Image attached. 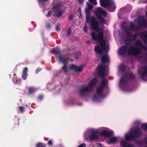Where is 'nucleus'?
<instances>
[{
	"instance_id": "1",
	"label": "nucleus",
	"mask_w": 147,
	"mask_h": 147,
	"mask_svg": "<svg viewBox=\"0 0 147 147\" xmlns=\"http://www.w3.org/2000/svg\"><path fill=\"white\" fill-rule=\"evenodd\" d=\"M87 21L90 22L91 29L94 30L96 32L95 33L92 31L91 33V36L92 40L95 41L100 42V46L103 49H105L106 42L103 39L104 33L103 30L100 29L99 26V22L94 16H92L88 18Z\"/></svg>"
},
{
	"instance_id": "2",
	"label": "nucleus",
	"mask_w": 147,
	"mask_h": 147,
	"mask_svg": "<svg viewBox=\"0 0 147 147\" xmlns=\"http://www.w3.org/2000/svg\"><path fill=\"white\" fill-rule=\"evenodd\" d=\"M141 52V48L136 46H131L128 45L122 46L118 50L119 54L121 55H129L137 56Z\"/></svg>"
},
{
	"instance_id": "3",
	"label": "nucleus",
	"mask_w": 147,
	"mask_h": 147,
	"mask_svg": "<svg viewBox=\"0 0 147 147\" xmlns=\"http://www.w3.org/2000/svg\"><path fill=\"white\" fill-rule=\"evenodd\" d=\"M134 78V76L132 73L124 75L120 80V86L122 89L125 88L128 85V81L133 80Z\"/></svg>"
},
{
	"instance_id": "4",
	"label": "nucleus",
	"mask_w": 147,
	"mask_h": 147,
	"mask_svg": "<svg viewBox=\"0 0 147 147\" xmlns=\"http://www.w3.org/2000/svg\"><path fill=\"white\" fill-rule=\"evenodd\" d=\"M142 135V134L140 128L137 127L131 130L129 134H126L125 135V140L127 141L133 140H134L135 138L139 137Z\"/></svg>"
},
{
	"instance_id": "5",
	"label": "nucleus",
	"mask_w": 147,
	"mask_h": 147,
	"mask_svg": "<svg viewBox=\"0 0 147 147\" xmlns=\"http://www.w3.org/2000/svg\"><path fill=\"white\" fill-rule=\"evenodd\" d=\"M101 6L103 7H107L109 11L112 12L115 11L116 7L114 5V2L111 0H100Z\"/></svg>"
},
{
	"instance_id": "6",
	"label": "nucleus",
	"mask_w": 147,
	"mask_h": 147,
	"mask_svg": "<svg viewBox=\"0 0 147 147\" xmlns=\"http://www.w3.org/2000/svg\"><path fill=\"white\" fill-rule=\"evenodd\" d=\"M95 15L97 19L100 21L101 23H105V19L102 16V15L104 17L107 16V14L106 12L100 7H98L96 10Z\"/></svg>"
},
{
	"instance_id": "7",
	"label": "nucleus",
	"mask_w": 147,
	"mask_h": 147,
	"mask_svg": "<svg viewBox=\"0 0 147 147\" xmlns=\"http://www.w3.org/2000/svg\"><path fill=\"white\" fill-rule=\"evenodd\" d=\"M59 60L61 63L63 64V66L62 67L64 72L66 73L68 72V70L67 67V61L69 60V58L66 57L65 55H59Z\"/></svg>"
},
{
	"instance_id": "8",
	"label": "nucleus",
	"mask_w": 147,
	"mask_h": 147,
	"mask_svg": "<svg viewBox=\"0 0 147 147\" xmlns=\"http://www.w3.org/2000/svg\"><path fill=\"white\" fill-rule=\"evenodd\" d=\"M108 86V81L106 79H103L99 86L97 88V93L99 96H102L103 90Z\"/></svg>"
},
{
	"instance_id": "9",
	"label": "nucleus",
	"mask_w": 147,
	"mask_h": 147,
	"mask_svg": "<svg viewBox=\"0 0 147 147\" xmlns=\"http://www.w3.org/2000/svg\"><path fill=\"white\" fill-rule=\"evenodd\" d=\"M88 139L90 141L98 140L99 139L97 129H92L90 131L88 136Z\"/></svg>"
},
{
	"instance_id": "10",
	"label": "nucleus",
	"mask_w": 147,
	"mask_h": 147,
	"mask_svg": "<svg viewBox=\"0 0 147 147\" xmlns=\"http://www.w3.org/2000/svg\"><path fill=\"white\" fill-rule=\"evenodd\" d=\"M89 88L87 86H84L81 88L79 92L80 96L81 98L86 97L88 92L91 91Z\"/></svg>"
},
{
	"instance_id": "11",
	"label": "nucleus",
	"mask_w": 147,
	"mask_h": 147,
	"mask_svg": "<svg viewBox=\"0 0 147 147\" xmlns=\"http://www.w3.org/2000/svg\"><path fill=\"white\" fill-rule=\"evenodd\" d=\"M139 75L141 78L143 80H146L145 78L147 77V66L144 65L142 67Z\"/></svg>"
},
{
	"instance_id": "12",
	"label": "nucleus",
	"mask_w": 147,
	"mask_h": 147,
	"mask_svg": "<svg viewBox=\"0 0 147 147\" xmlns=\"http://www.w3.org/2000/svg\"><path fill=\"white\" fill-rule=\"evenodd\" d=\"M98 74L99 77L103 78L105 76V66L101 64L97 68Z\"/></svg>"
},
{
	"instance_id": "13",
	"label": "nucleus",
	"mask_w": 147,
	"mask_h": 147,
	"mask_svg": "<svg viewBox=\"0 0 147 147\" xmlns=\"http://www.w3.org/2000/svg\"><path fill=\"white\" fill-rule=\"evenodd\" d=\"M138 23L141 27H146L147 26V22L143 16H139V19L137 20Z\"/></svg>"
},
{
	"instance_id": "14",
	"label": "nucleus",
	"mask_w": 147,
	"mask_h": 147,
	"mask_svg": "<svg viewBox=\"0 0 147 147\" xmlns=\"http://www.w3.org/2000/svg\"><path fill=\"white\" fill-rule=\"evenodd\" d=\"M84 65H81L79 67L74 64H71L70 66V69L76 72H82Z\"/></svg>"
},
{
	"instance_id": "15",
	"label": "nucleus",
	"mask_w": 147,
	"mask_h": 147,
	"mask_svg": "<svg viewBox=\"0 0 147 147\" xmlns=\"http://www.w3.org/2000/svg\"><path fill=\"white\" fill-rule=\"evenodd\" d=\"M105 46V47H106V48L105 49H102V47H100H100H101L102 49L100 48V47L98 46V45H96L94 47V50L99 55H100L102 54L103 52V51H105L107 50V46H106V45Z\"/></svg>"
},
{
	"instance_id": "16",
	"label": "nucleus",
	"mask_w": 147,
	"mask_h": 147,
	"mask_svg": "<svg viewBox=\"0 0 147 147\" xmlns=\"http://www.w3.org/2000/svg\"><path fill=\"white\" fill-rule=\"evenodd\" d=\"M97 82L96 78H94L92 79L89 82L87 86L91 91L92 90V88L96 84Z\"/></svg>"
},
{
	"instance_id": "17",
	"label": "nucleus",
	"mask_w": 147,
	"mask_h": 147,
	"mask_svg": "<svg viewBox=\"0 0 147 147\" xmlns=\"http://www.w3.org/2000/svg\"><path fill=\"white\" fill-rule=\"evenodd\" d=\"M129 141L125 139L124 140H122L120 142L121 146V147H133L132 145L129 144H128Z\"/></svg>"
},
{
	"instance_id": "18",
	"label": "nucleus",
	"mask_w": 147,
	"mask_h": 147,
	"mask_svg": "<svg viewBox=\"0 0 147 147\" xmlns=\"http://www.w3.org/2000/svg\"><path fill=\"white\" fill-rule=\"evenodd\" d=\"M113 134L111 131L104 130L100 133V135L105 137H109Z\"/></svg>"
},
{
	"instance_id": "19",
	"label": "nucleus",
	"mask_w": 147,
	"mask_h": 147,
	"mask_svg": "<svg viewBox=\"0 0 147 147\" xmlns=\"http://www.w3.org/2000/svg\"><path fill=\"white\" fill-rule=\"evenodd\" d=\"M141 34V38L144 40L145 43L147 45V32H144Z\"/></svg>"
},
{
	"instance_id": "20",
	"label": "nucleus",
	"mask_w": 147,
	"mask_h": 147,
	"mask_svg": "<svg viewBox=\"0 0 147 147\" xmlns=\"http://www.w3.org/2000/svg\"><path fill=\"white\" fill-rule=\"evenodd\" d=\"M136 45L137 46H138L141 47V49H143L145 50H147V47L142 44L140 41H137ZM138 48H140V47Z\"/></svg>"
},
{
	"instance_id": "21",
	"label": "nucleus",
	"mask_w": 147,
	"mask_h": 147,
	"mask_svg": "<svg viewBox=\"0 0 147 147\" xmlns=\"http://www.w3.org/2000/svg\"><path fill=\"white\" fill-rule=\"evenodd\" d=\"M117 140L118 139L116 137H114L108 140L107 142L109 144H110L116 142L117 141Z\"/></svg>"
},
{
	"instance_id": "22",
	"label": "nucleus",
	"mask_w": 147,
	"mask_h": 147,
	"mask_svg": "<svg viewBox=\"0 0 147 147\" xmlns=\"http://www.w3.org/2000/svg\"><path fill=\"white\" fill-rule=\"evenodd\" d=\"M28 68L25 67L24 68L23 71V75L22 76V79L24 80H26L27 78V74Z\"/></svg>"
},
{
	"instance_id": "23",
	"label": "nucleus",
	"mask_w": 147,
	"mask_h": 147,
	"mask_svg": "<svg viewBox=\"0 0 147 147\" xmlns=\"http://www.w3.org/2000/svg\"><path fill=\"white\" fill-rule=\"evenodd\" d=\"M109 60V58L107 55H103L101 57V62L103 63H106Z\"/></svg>"
},
{
	"instance_id": "24",
	"label": "nucleus",
	"mask_w": 147,
	"mask_h": 147,
	"mask_svg": "<svg viewBox=\"0 0 147 147\" xmlns=\"http://www.w3.org/2000/svg\"><path fill=\"white\" fill-rule=\"evenodd\" d=\"M130 26L129 28V29H131L133 31H136L138 30V28L136 26L133 22L130 23Z\"/></svg>"
},
{
	"instance_id": "25",
	"label": "nucleus",
	"mask_w": 147,
	"mask_h": 147,
	"mask_svg": "<svg viewBox=\"0 0 147 147\" xmlns=\"http://www.w3.org/2000/svg\"><path fill=\"white\" fill-rule=\"evenodd\" d=\"M92 10L88 9V8H86V20L87 21H88V18H90V12Z\"/></svg>"
},
{
	"instance_id": "26",
	"label": "nucleus",
	"mask_w": 147,
	"mask_h": 147,
	"mask_svg": "<svg viewBox=\"0 0 147 147\" xmlns=\"http://www.w3.org/2000/svg\"><path fill=\"white\" fill-rule=\"evenodd\" d=\"M53 53L55 55L59 56V55H61L60 54V50L58 49H54L53 51Z\"/></svg>"
},
{
	"instance_id": "27",
	"label": "nucleus",
	"mask_w": 147,
	"mask_h": 147,
	"mask_svg": "<svg viewBox=\"0 0 147 147\" xmlns=\"http://www.w3.org/2000/svg\"><path fill=\"white\" fill-rule=\"evenodd\" d=\"M61 4L58 3L54 7L55 10L57 11H59L61 8Z\"/></svg>"
},
{
	"instance_id": "28",
	"label": "nucleus",
	"mask_w": 147,
	"mask_h": 147,
	"mask_svg": "<svg viewBox=\"0 0 147 147\" xmlns=\"http://www.w3.org/2000/svg\"><path fill=\"white\" fill-rule=\"evenodd\" d=\"M72 31L70 28H69L66 31V35H65L66 36H70L71 34Z\"/></svg>"
},
{
	"instance_id": "29",
	"label": "nucleus",
	"mask_w": 147,
	"mask_h": 147,
	"mask_svg": "<svg viewBox=\"0 0 147 147\" xmlns=\"http://www.w3.org/2000/svg\"><path fill=\"white\" fill-rule=\"evenodd\" d=\"M123 41L124 42L127 44H130L132 42L131 39V38L128 39L124 38L123 39Z\"/></svg>"
},
{
	"instance_id": "30",
	"label": "nucleus",
	"mask_w": 147,
	"mask_h": 147,
	"mask_svg": "<svg viewBox=\"0 0 147 147\" xmlns=\"http://www.w3.org/2000/svg\"><path fill=\"white\" fill-rule=\"evenodd\" d=\"M35 91V89L34 88L32 87H30L28 88V93L31 94L34 93Z\"/></svg>"
},
{
	"instance_id": "31",
	"label": "nucleus",
	"mask_w": 147,
	"mask_h": 147,
	"mask_svg": "<svg viewBox=\"0 0 147 147\" xmlns=\"http://www.w3.org/2000/svg\"><path fill=\"white\" fill-rule=\"evenodd\" d=\"M13 81L16 84H18L17 82L18 81L16 76V74H14V77L13 78Z\"/></svg>"
},
{
	"instance_id": "32",
	"label": "nucleus",
	"mask_w": 147,
	"mask_h": 147,
	"mask_svg": "<svg viewBox=\"0 0 147 147\" xmlns=\"http://www.w3.org/2000/svg\"><path fill=\"white\" fill-rule=\"evenodd\" d=\"M126 67L127 66H126L121 65L119 67V69L122 72H124L125 70Z\"/></svg>"
},
{
	"instance_id": "33",
	"label": "nucleus",
	"mask_w": 147,
	"mask_h": 147,
	"mask_svg": "<svg viewBox=\"0 0 147 147\" xmlns=\"http://www.w3.org/2000/svg\"><path fill=\"white\" fill-rule=\"evenodd\" d=\"M63 13V11L61 10L59 11L56 14V16L58 17H60Z\"/></svg>"
},
{
	"instance_id": "34",
	"label": "nucleus",
	"mask_w": 147,
	"mask_h": 147,
	"mask_svg": "<svg viewBox=\"0 0 147 147\" xmlns=\"http://www.w3.org/2000/svg\"><path fill=\"white\" fill-rule=\"evenodd\" d=\"M142 128L144 130L147 131V123L143 124L142 125Z\"/></svg>"
},
{
	"instance_id": "35",
	"label": "nucleus",
	"mask_w": 147,
	"mask_h": 147,
	"mask_svg": "<svg viewBox=\"0 0 147 147\" xmlns=\"http://www.w3.org/2000/svg\"><path fill=\"white\" fill-rule=\"evenodd\" d=\"M138 36V35L137 34H135L132 37H131V39L132 41L135 40L136 38H137Z\"/></svg>"
},
{
	"instance_id": "36",
	"label": "nucleus",
	"mask_w": 147,
	"mask_h": 147,
	"mask_svg": "<svg viewBox=\"0 0 147 147\" xmlns=\"http://www.w3.org/2000/svg\"><path fill=\"white\" fill-rule=\"evenodd\" d=\"M98 96L96 94H95L94 95L93 97V100H96L98 97H100L101 96H99L97 94Z\"/></svg>"
},
{
	"instance_id": "37",
	"label": "nucleus",
	"mask_w": 147,
	"mask_h": 147,
	"mask_svg": "<svg viewBox=\"0 0 147 147\" xmlns=\"http://www.w3.org/2000/svg\"><path fill=\"white\" fill-rule=\"evenodd\" d=\"M37 147H45V145L44 144L39 143L37 144Z\"/></svg>"
},
{
	"instance_id": "38",
	"label": "nucleus",
	"mask_w": 147,
	"mask_h": 147,
	"mask_svg": "<svg viewBox=\"0 0 147 147\" xmlns=\"http://www.w3.org/2000/svg\"><path fill=\"white\" fill-rule=\"evenodd\" d=\"M87 8L92 10L93 7V5L88 2L87 3Z\"/></svg>"
},
{
	"instance_id": "39",
	"label": "nucleus",
	"mask_w": 147,
	"mask_h": 147,
	"mask_svg": "<svg viewBox=\"0 0 147 147\" xmlns=\"http://www.w3.org/2000/svg\"><path fill=\"white\" fill-rule=\"evenodd\" d=\"M44 96L42 95H40L38 97V101H42L43 98Z\"/></svg>"
},
{
	"instance_id": "40",
	"label": "nucleus",
	"mask_w": 147,
	"mask_h": 147,
	"mask_svg": "<svg viewBox=\"0 0 147 147\" xmlns=\"http://www.w3.org/2000/svg\"><path fill=\"white\" fill-rule=\"evenodd\" d=\"M89 1L94 5H96L97 4L96 0H89Z\"/></svg>"
},
{
	"instance_id": "41",
	"label": "nucleus",
	"mask_w": 147,
	"mask_h": 147,
	"mask_svg": "<svg viewBox=\"0 0 147 147\" xmlns=\"http://www.w3.org/2000/svg\"><path fill=\"white\" fill-rule=\"evenodd\" d=\"M126 38L128 39L131 38L132 37V35L130 32L127 33L126 34Z\"/></svg>"
},
{
	"instance_id": "42",
	"label": "nucleus",
	"mask_w": 147,
	"mask_h": 147,
	"mask_svg": "<svg viewBox=\"0 0 147 147\" xmlns=\"http://www.w3.org/2000/svg\"><path fill=\"white\" fill-rule=\"evenodd\" d=\"M48 0H38V3H41L43 4L44 3L47 2Z\"/></svg>"
},
{
	"instance_id": "43",
	"label": "nucleus",
	"mask_w": 147,
	"mask_h": 147,
	"mask_svg": "<svg viewBox=\"0 0 147 147\" xmlns=\"http://www.w3.org/2000/svg\"><path fill=\"white\" fill-rule=\"evenodd\" d=\"M74 16L75 15H69L68 17L69 20H73Z\"/></svg>"
},
{
	"instance_id": "44",
	"label": "nucleus",
	"mask_w": 147,
	"mask_h": 147,
	"mask_svg": "<svg viewBox=\"0 0 147 147\" xmlns=\"http://www.w3.org/2000/svg\"><path fill=\"white\" fill-rule=\"evenodd\" d=\"M52 13V11L51 10H50L47 13V17H49L51 16V15Z\"/></svg>"
},
{
	"instance_id": "45",
	"label": "nucleus",
	"mask_w": 147,
	"mask_h": 147,
	"mask_svg": "<svg viewBox=\"0 0 147 147\" xmlns=\"http://www.w3.org/2000/svg\"><path fill=\"white\" fill-rule=\"evenodd\" d=\"M142 59L143 60L147 61V53L144 56H142Z\"/></svg>"
},
{
	"instance_id": "46",
	"label": "nucleus",
	"mask_w": 147,
	"mask_h": 147,
	"mask_svg": "<svg viewBox=\"0 0 147 147\" xmlns=\"http://www.w3.org/2000/svg\"><path fill=\"white\" fill-rule=\"evenodd\" d=\"M123 28L124 29L125 32V33L126 34H127V33H129V28H128L125 27H123Z\"/></svg>"
},
{
	"instance_id": "47",
	"label": "nucleus",
	"mask_w": 147,
	"mask_h": 147,
	"mask_svg": "<svg viewBox=\"0 0 147 147\" xmlns=\"http://www.w3.org/2000/svg\"><path fill=\"white\" fill-rule=\"evenodd\" d=\"M41 70V68L39 67H38L36 69L35 71V73L36 74H38V72L40 71Z\"/></svg>"
},
{
	"instance_id": "48",
	"label": "nucleus",
	"mask_w": 147,
	"mask_h": 147,
	"mask_svg": "<svg viewBox=\"0 0 147 147\" xmlns=\"http://www.w3.org/2000/svg\"><path fill=\"white\" fill-rule=\"evenodd\" d=\"M48 144L49 146H51L53 144V141L51 140H49L48 142Z\"/></svg>"
},
{
	"instance_id": "49",
	"label": "nucleus",
	"mask_w": 147,
	"mask_h": 147,
	"mask_svg": "<svg viewBox=\"0 0 147 147\" xmlns=\"http://www.w3.org/2000/svg\"><path fill=\"white\" fill-rule=\"evenodd\" d=\"M87 27L86 25L84 26L83 28V30L84 32L86 33L87 32Z\"/></svg>"
},
{
	"instance_id": "50",
	"label": "nucleus",
	"mask_w": 147,
	"mask_h": 147,
	"mask_svg": "<svg viewBox=\"0 0 147 147\" xmlns=\"http://www.w3.org/2000/svg\"><path fill=\"white\" fill-rule=\"evenodd\" d=\"M19 110L22 112H23V110L24 109V108L23 106H20L18 107Z\"/></svg>"
},
{
	"instance_id": "51",
	"label": "nucleus",
	"mask_w": 147,
	"mask_h": 147,
	"mask_svg": "<svg viewBox=\"0 0 147 147\" xmlns=\"http://www.w3.org/2000/svg\"><path fill=\"white\" fill-rule=\"evenodd\" d=\"M136 142L137 144H139L141 146L142 144V142L141 141L137 140L136 141Z\"/></svg>"
},
{
	"instance_id": "52",
	"label": "nucleus",
	"mask_w": 147,
	"mask_h": 147,
	"mask_svg": "<svg viewBox=\"0 0 147 147\" xmlns=\"http://www.w3.org/2000/svg\"><path fill=\"white\" fill-rule=\"evenodd\" d=\"M86 145L85 143H83L80 144L78 147H86Z\"/></svg>"
},
{
	"instance_id": "53",
	"label": "nucleus",
	"mask_w": 147,
	"mask_h": 147,
	"mask_svg": "<svg viewBox=\"0 0 147 147\" xmlns=\"http://www.w3.org/2000/svg\"><path fill=\"white\" fill-rule=\"evenodd\" d=\"M60 29V26L59 25H57L56 26V30L57 32H58Z\"/></svg>"
},
{
	"instance_id": "54",
	"label": "nucleus",
	"mask_w": 147,
	"mask_h": 147,
	"mask_svg": "<svg viewBox=\"0 0 147 147\" xmlns=\"http://www.w3.org/2000/svg\"><path fill=\"white\" fill-rule=\"evenodd\" d=\"M47 28H50L51 27V25L50 23H48L46 25Z\"/></svg>"
},
{
	"instance_id": "55",
	"label": "nucleus",
	"mask_w": 147,
	"mask_h": 147,
	"mask_svg": "<svg viewBox=\"0 0 147 147\" xmlns=\"http://www.w3.org/2000/svg\"><path fill=\"white\" fill-rule=\"evenodd\" d=\"M143 141L145 143L147 144V137L144 138Z\"/></svg>"
},
{
	"instance_id": "56",
	"label": "nucleus",
	"mask_w": 147,
	"mask_h": 147,
	"mask_svg": "<svg viewBox=\"0 0 147 147\" xmlns=\"http://www.w3.org/2000/svg\"><path fill=\"white\" fill-rule=\"evenodd\" d=\"M79 1V3L80 4H82L83 3V0H78Z\"/></svg>"
},
{
	"instance_id": "57",
	"label": "nucleus",
	"mask_w": 147,
	"mask_h": 147,
	"mask_svg": "<svg viewBox=\"0 0 147 147\" xmlns=\"http://www.w3.org/2000/svg\"><path fill=\"white\" fill-rule=\"evenodd\" d=\"M78 11L79 12V14L80 15V16H82V12L80 9H79Z\"/></svg>"
},
{
	"instance_id": "58",
	"label": "nucleus",
	"mask_w": 147,
	"mask_h": 147,
	"mask_svg": "<svg viewBox=\"0 0 147 147\" xmlns=\"http://www.w3.org/2000/svg\"><path fill=\"white\" fill-rule=\"evenodd\" d=\"M98 147H102V145L98 143Z\"/></svg>"
},
{
	"instance_id": "59",
	"label": "nucleus",
	"mask_w": 147,
	"mask_h": 147,
	"mask_svg": "<svg viewBox=\"0 0 147 147\" xmlns=\"http://www.w3.org/2000/svg\"><path fill=\"white\" fill-rule=\"evenodd\" d=\"M58 147H64V146H63V145L61 144H60V145H58Z\"/></svg>"
},
{
	"instance_id": "60",
	"label": "nucleus",
	"mask_w": 147,
	"mask_h": 147,
	"mask_svg": "<svg viewBox=\"0 0 147 147\" xmlns=\"http://www.w3.org/2000/svg\"><path fill=\"white\" fill-rule=\"evenodd\" d=\"M69 60H70L71 62H73L74 61L72 59H70L69 58Z\"/></svg>"
},
{
	"instance_id": "61",
	"label": "nucleus",
	"mask_w": 147,
	"mask_h": 147,
	"mask_svg": "<svg viewBox=\"0 0 147 147\" xmlns=\"http://www.w3.org/2000/svg\"><path fill=\"white\" fill-rule=\"evenodd\" d=\"M75 59H78V56H76V57H75Z\"/></svg>"
},
{
	"instance_id": "62",
	"label": "nucleus",
	"mask_w": 147,
	"mask_h": 147,
	"mask_svg": "<svg viewBox=\"0 0 147 147\" xmlns=\"http://www.w3.org/2000/svg\"><path fill=\"white\" fill-rule=\"evenodd\" d=\"M146 16L147 17V11H146Z\"/></svg>"
},
{
	"instance_id": "63",
	"label": "nucleus",
	"mask_w": 147,
	"mask_h": 147,
	"mask_svg": "<svg viewBox=\"0 0 147 147\" xmlns=\"http://www.w3.org/2000/svg\"><path fill=\"white\" fill-rule=\"evenodd\" d=\"M9 75L10 76V78H11V74H10Z\"/></svg>"
},
{
	"instance_id": "64",
	"label": "nucleus",
	"mask_w": 147,
	"mask_h": 147,
	"mask_svg": "<svg viewBox=\"0 0 147 147\" xmlns=\"http://www.w3.org/2000/svg\"><path fill=\"white\" fill-rule=\"evenodd\" d=\"M65 36V35H63V36Z\"/></svg>"
}]
</instances>
